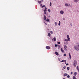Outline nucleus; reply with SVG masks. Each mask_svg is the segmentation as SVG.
I'll list each match as a JSON object with an SVG mask.
<instances>
[{"instance_id": "nucleus-2", "label": "nucleus", "mask_w": 79, "mask_h": 79, "mask_svg": "<svg viewBox=\"0 0 79 79\" xmlns=\"http://www.w3.org/2000/svg\"><path fill=\"white\" fill-rule=\"evenodd\" d=\"M67 37L68 38V40L64 39V41H65V42H68L70 41V38H69V35H67Z\"/></svg>"}, {"instance_id": "nucleus-25", "label": "nucleus", "mask_w": 79, "mask_h": 79, "mask_svg": "<svg viewBox=\"0 0 79 79\" xmlns=\"http://www.w3.org/2000/svg\"><path fill=\"white\" fill-rule=\"evenodd\" d=\"M55 26H56V25H57V23L56 22H55Z\"/></svg>"}, {"instance_id": "nucleus-6", "label": "nucleus", "mask_w": 79, "mask_h": 79, "mask_svg": "<svg viewBox=\"0 0 79 79\" xmlns=\"http://www.w3.org/2000/svg\"><path fill=\"white\" fill-rule=\"evenodd\" d=\"M46 48L48 49V50H50V47L49 46H46Z\"/></svg>"}, {"instance_id": "nucleus-18", "label": "nucleus", "mask_w": 79, "mask_h": 79, "mask_svg": "<svg viewBox=\"0 0 79 79\" xmlns=\"http://www.w3.org/2000/svg\"><path fill=\"white\" fill-rule=\"evenodd\" d=\"M41 2H42V1H38V3H41Z\"/></svg>"}, {"instance_id": "nucleus-4", "label": "nucleus", "mask_w": 79, "mask_h": 79, "mask_svg": "<svg viewBox=\"0 0 79 79\" xmlns=\"http://www.w3.org/2000/svg\"><path fill=\"white\" fill-rule=\"evenodd\" d=\"M64 50L66 51H68V49H67V46L66 45H64Z\"/></svg>"}, {"instance_id": "nucleus-35", "label": "nucleus", "mask_w": 79, "mask_h": 79, "mask_svg": "<svg viewBox=\"0 0 79 79\" xmlns=\"http://www.w3.org/2000/svg\"><path fill=\"white\" fill-rule=\"evenodd\" d=\"M63 68H64V69H66V67L65 66H64L63 67Z\"/></svg>"}, {"instance_id": "nucleus-43", "label": "nucleus", "mask_w": 79, "mask_h": 79, "mask_svg": "<svg viewBox=\"0 0 79 79\" xmlns=\"http://www.w3.org/2000/svg\"><path fill=\"white\" fill-rule=\"evenodd\" d=\"M41 1H42V2H43V1H44V0H41Z\"/></svg>"}, {"instance_id": "nucleus-34", "label": "nucleus", "mask_w": 79, "mask_h": 79, "mask_svg": "<svg viewBox=\"0 0 79 79\" xmlns=\"http://www.w3.org/2000/svg\"><path fill=\"white\" fill-rule=\"evenodd\" d=\"M48 11H49V12H50V9H48Z\"/></svg>"}, {"instance_id": "nucleus-23", "label": "nucleus", "mask_w": 79, "mask_h": 79, "mask_svg": "<svg viewBox=\"0 0 79 79\" xmlns=\"http://www.w3.org/2000/svg\"><path fill=\"white\" fill-rule=\"evenodd\" d=\"M44 6L45 8H46V7L44 5L42 6V8H44Z\"/></svg>"}, {"instance_id": "nucleus-46", "label": "nucleus", "mask_w": 79, "mask_h": 79, "mask_svg": "<svg viewBox=\"0 0 79 79\" xmlns=\"http://www.w3.org/2000/svg\"><path fill=\"white\" fill-rule=\"evenodd\" d=\"M65 64H66V62H65Z\"/></svg>"}, {"instance_id": "nucleus-12", "label": "nucleus", "mask_w": 79, "mask_h": 79, "mask_svg": "<svg viewBox=\"0 0 79 79\" xmlns=\"http://www.w3.org/2000/svg\"><path fill=\"white\" fill-rule=\"evenodd\" d=\"M73 79H77V78L76 77V76H73Z\"/></svg>"}, {"instance_id": "nucleus-14", "label": "nucleus", "mask_w": 79, "mask_h": 79, "mask_svg": "<svg viewBox=\"0 0 79 79\" xmlns=\"http://www.w3.org/2000/svg\"><path fill=\"white\" fill-rule=\"evenodd\" d=\"M51 34H50V33L49 32L48 33V36H49V37H50V35H51Z\"/></svg>"}, {"instance_id": "nucleus-30", "label": "nucleus", "mask_w": 79, "mask_h": 79, "mask_svg": "<svg viewBox=\"0 0 79 79\" xmlns=\"http://www.w3.org/2000/svg\"><path fill=\"white\" fill-rule=\"evenodd\" d=\"M79 69V66H77V69Z\"/></svg>"}, {"instance_id": "nucleus-41", "label": "nucleus", "mask_w": 79, "mask_h": 79, "mask_svg": "<svg viewBox=\"0 0 79 79\" xmlns=\"http://www.w3.org/2000/svg\"><path fill=\"white\" fill-rule=\"evenodd\" d=\"M44 13L45 15L46 14V12H44Z\"/></svg>"}, {"instance_id": "nucleus-36", "label": "nucleus", "mask_w": 79, "mask_h": 79, "mask_svg": "<svg viewBox=\"0 0 79 79\" xmlns=\"http://www.w3.org/2000/svg\"><path fill=\"white\" fill-rule=\"evenodd\" d=\"M42 6H43L42 4H40V6L42 7Z\"/></svg>"}, {"instance_id": "nucleus-21", "label": "nucleus", "mask_w": 79, "mask_h": 79, "mask_svg": "<svg viewBox=\"0 0 79 79\" xmlns=\"http://www.w3.org/2000/svg\"><path fill=\"white\" fill-rule=\"evenodd\" d=\"M54 41H56V38L54 37L53 38Z\"/></svg>"}, {"instance_id": "nucleus-16", "label": "nucleus", "mask_w": 79, "mask_h": 79, "mask_svg": "<svg viewBox=\"0 0 79 79\" xmlns=\"http://www.w3.org/2000/svg\"><path fill=\"white\" fill-rule=\"evenodd\" d=\"M74 2H78V1H79V0H74Z\"/></svg>"}, {"instance_id": "nucleus-44", "label": "nucleus", "mask_w": 79, "mask_h": 79, "mask_svg": "<svg viewBox=\"0 0 79 79\" xmlns=\"http://www.w3.org/2000/svg\"><path fill=\"white\" fill-rule=\"evenodd\" d=\"M52 40H53V39H52Z\"/></svg>"}, {"instance_id": "nucleus-26", "label": "nucleus", "mask_w": 79, "mask_h": 79, "mask_svg": "<svg viewBox=\"0 0 79 79\" xmlns=\"http://www.w3.org/2000/svg\"><path fill=\"white\" fill-rule=\"evenodd\" d=\"M67 77L68 78H69V77H70V76H69V75H68Z\"/></svg>"}, {"instance_id": "nucleus-5", "label": "nucleus", "mask_w": 79, "mask_h": 79, "mask_svg": "<svg viewBox=\"0 0 79 79\" xmlns=\"http://www.w3.org/2000/svg\"><path fill=\"white\" fill-rule=\"evenodd\" d=\"M60 13L61 15H63V14H64V11H63V10H61L60 12Z\"/></svg>"}, {"instance_id": "nucleus-29", "label": "nucleus", "mask_w": 79, "mask_h": 79, "mask_svg": "<svg viewBox=\"0 0 79 79\" xmlns=\"http://www.w3.org/2000/svg\"><path fill=\"white\" fill-rule=\"evenodd\" d=\"M64 56H66V54H64Z\"/></svg>"}, {"instance_id": "nucleus-10", "label": "nucleus", "mask_w": 79, "mask_h": 79, "mask_svg": "<svg viewBox=\"0 0 79 79\" xmlns=\"http://www.w3.org/2000/svg\"><path fill=\"white\" fill-rule=\"evenodd\" d=\"M65 6H68L69 5V4L65 3Z\"/></svg>"}, {"instance_id": "nucleus-13", "label": "nucleus", "mask_w": 79, "mask_h": 79, "mask_svg": "<svg viewBox=\"0 0 79 79\" xmlns=\"http://www.w3.org/2000/svg\"><path fill=\"white\" fill-rule=\"evenodd\" d=\"M45 9L44 10V12H47V8H45Z\"/></svg>"}, {"instance_id": "nucleus-9", "label": "nucleus", "mask_w": 79, "mask_h": 79, "mask_svg": "<svg viewBox=\"0 0 79 79\" xmlns=\"http://www.w3.org/2000/svg\"><path fill=\"white\" fill-rule=\"evenodd\" d=\"M61 62H62L63 63H65V62H66V61L65 60H62Z\"/></svg>"}, {"instance_id": "nucleus-3", "label": "nucleus", "mask_w": 79, "mask_h": 79, "mask_svg": "<svg viewBox=\"0 0 79 79\" xmlns=\"http://www.w3.org/2000/svg\"><path fill=\"white\" fill-rule=\"evenodd\" d=\"M77 65V61L76 60H75L73 62V66L74 67H76Z\"/></svg>"}, {"instance_id": "nucleus-8", "label": "nucleus", "mask_w": 79, "mask_h": 79, "mask_svg": "<svg viewBox=\"0 0 79 79\" xmlns=\"http://www.w3.org/2000/svg\"><path fill=\"white\" fill-rule=\"evenodd\" d=\"M46 19H47V17H46L45 15H44V20L45 21L46 20Z\"/></svg>"}, {"instance_id": "nucleus-17", "label": "nucleus", "mask_w": 79, "mask_h": 79, "mask_svg": "<svg viewBox=\"0 0 79 79\" xmlns=\"http://www.w3.org/2000/svg\"><path fill=\"white\" fill-rule=\"evenodd\" d=\"M57 47L59 49V48H60V45H58Z\"/></svg>"}, {"instance_id": "nucleus-20", "label": "nucleus", "mask_w": 79, "mask_h": 79, "mask_svg": "<svg viewBox=\"0 0 79 79\" xmlns=\"http://www.w3.org/2000/svg\"><path fill=\"white\" fill-rule=\"evenodd\" d=\"M59 23H58V25H59V26H60V23H61V22L60 21H59Z\"/></svg>"}, {"instance_id": "nucleus-7", "label": "nucleus", "mask_w": 79, "mask_h": 79, "mask_svg": "<svg viewBox=\"0 0 79 79\" xmlns=\"http://www.w3.org/2000/svg\"><path fill=\"white\" fill-rule=\"evenodd\" d=\"M60 50L62 53H64V51L63 50V48H61Z\"/></svg>"}, {"instance_id": "nucleus-15", "label": "nucleus", "mask_w": 79, "mask_h": 79, "mask_svg": "<svg viewBox=\"0 0 79 79\" xmlns=\"http://www.w3.org/2000/svg\"><path fill=\"white\" fill-rule=\"evenodd\" d=\"M55 54L56 55H58V53L57 52H55Z\"/></svg>"}, {"instance_id": "nucleus-45", "label": "nucleus", "mask_w": 79, "mask_h": 79, "mask_svg": "<svg viewBox=\"0 0 79 79\" xmlns=\"http://www.w3.org/2000/svg\"><path fill=\"white\" fill-rule=\"evenodd\" d=\"M71 26H72V24H71Z\"/></svg>"}, {"instance_id": "nucleus-27", "label": "nucleus", "mask_w": 79, "mask_h": 79, "mask_svg": "<svg viewBox=\"0 0 79 79\" xmlns=\"http://www.w3.org/2000/svg\"><path fill=\"white\" fill-rule=\"evenodd\" d=\"M68 6H69V7H71V6H72L71 5L69 4V5Z\"/></svg>"}, {"instance_id": "nucleus-32", "label": "nucleus", "mask_w": 79, "mask_h": 79, "mask_svg": "<svg viewBox=\"0 0 79 79\" xmlns=\"http://www.w3.org/2000/svg\"><path fill=\"white\" fill-rule=\"evenodd\" d=\"M50 32L51 34H53V31H50Z\"/></svg>"}, {"instance_id": "nucleus-31", "label": "nucleus", "mask_w": 79, "mask_h": 79, "mask_svg": "<svg viewBox=\"0 0 79 79\" xmlns=\"http://www.w3.org/2000/svg\"><path fill=\"white\" fill-rule=\"evenodd\" d=\"M50 6H52V2H51L50 3Z\"/></svg>"}, {"instance_id": "nucleus-19", "label": "nucleus", "mask_w": 79, "mask_h": 79, "mask_svg": "<svg viewBox=\"0 0 79 79\" xmlns=\"http://www.w3.org/2000/svg\"><path fill=\"white\" fill-rule=\"evenodd\" d=\"M67 70H69V67H68L67 68Z\"/></svg>"}, {"instance_id": "nucleus-39", "label": "nucleus", "mask_w": 79, "mask_h": 79, "mask_svg": "<svg viewBox=\"0 0 79 79\" xmlns=\"http://www.w3.org/2000/svg\"><path fill=\"white\" fill-rule=\"evenodd\" d=\"M66 66H67V65H69L68 64V63L66 64Z\"/></svg>"}, {"instance_id": "nucleus-33", "label": "nucleus", "mask_w": 79, "mask_h": 79, "mask_svg": "<svg viewBox=\"0 0 79 79\" xmlns=\"http://www.w3.org/2000/svg\"><path fill=\"white\" fill-rule=\"evenodd\" d=\"M69 56V58L70 59H71V56Z\"/></svg>"}, {"instance_id": "nucleus-40", "label": "nucleus", "mask_w": 79, "mask_h": 79, "mask_svg": "<svg viewBox=\"0 0 79 79\" xmlns=\"http://www.w3.org/2000/svg\"><path fill=\"white\" fill-rule=\"evenodd\" d=\"M71 74H73V72L71 73Z\"/></svg>"}, {"instance_id": "nucleus-28", "label": "nucleus", "mask_w": 79, "mask_h": 79, "mask_svg": "<svg viewBox=\"0 0 79 79\" xmlns=\"http://www.w3.org/2000/svg\"><path fill=\"white\" fill-rule=\"evenodd\" d=\"M57 44H58V45H59V44H60V42H58Z\"/></svg>"}, {"instance_id": "nucleus-11", "label": "nucleus", "mask_w": 79, "mask_h": 79, "mask_svg": "<svg viewBox=\"0 0 79 79\" xmlns=\"http://www.w3.org/2000/svg\"><path fill=\"white\" fill-rule=\"evenodd\" d=\"M74 75L75 76H76V75H77V72H75L74 73Z\"/></svg>"}, {"instance_id": "nucleus-24", "label": "nucleus", "mask_w": 79, "mask_h": 79, "mask_svg": "<svg viewBox=\"0 0 79 79\" xmlns=\"http://www.w3.org/2000/svg\"><path fill=\"white\" fill-rule=\"evenodd\" d=\"M46 21H47V22H48V21H49V19H47L46 20Z\"/></svg>"}, {"instance_id": "nucleus-22", "label": "nucleus", "mask_w": 79, "mask_h": 79, "mask_svg": "<svg viewBox=\"0 0 79 79\" xmlns=\"http://www.w3.org/2000/svg\"><path fill=\"white\" fill-rule=\"evenodd\" d=\"M68 74H67V73H64V76H67Z\"/></svg>"}, {"instance_id": "nucleus-1", "label": "nucleus", "mask_w": 79, "mask_h": 79, "mask_svg": "<svg viewBox=\"0 0 79 79\" xmlns=\"http://www.w3.org/2000/svg\"><path fill=\"white\" fill-rule=\"evenodd\" d=\"M74 48L75 50H77V51H79V44L78 43H76L75 44V45L74 46Z\"/></svg>"}, {"instance_id": "nucleus-42", "label": "nucleus", "mask_w": 79, "mask_h": 79, "mask_svg": "<svg viewBox=\"0 0 79 79\" xmlns=\"http://www.w3.org/2000/svg\"><path fill=\"white\" fill-rule=\"evenodd\" d=\"M77 70L78 71H79V69H77Z\"/></svg>"}, {"instance_id": "nucleus-37", "label": "nucleus", "mask_w": 79, "mask_h": 79, "mask_svg": "<svg viewBox=\"0 0 79 79\" xmlns=\"http://www.w3.org/2000/svg\"><path fill=\"white\" fill-rule=\"evenodd\" d=\"M57 44H55V47H57Z\"/></svg>"}, {"instance_id": "nucleus-38", "label": "nucleus", "mask_w": 79, "mask_h": 79, "mask_svg": "<svg viewBox=\"0 0 79 79\" xmlns=\"http://www.w3.org/2000/svg\"><path fill=\"white\" fill-rule=\"evenodd\" d=\"M69 56H71V54H70V53H69Z\"/></svg>"}]
</instances>
